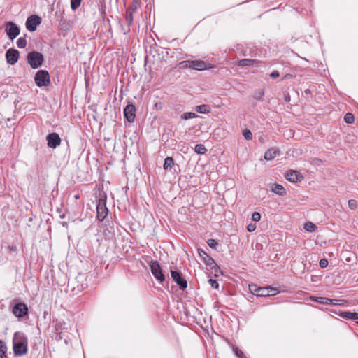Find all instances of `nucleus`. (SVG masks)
<instances>
[{
  "label": "nucleus",
  "instance_id": "obj_1",
  "mask_svg": "<svg viewBox=\"0 0 358 358\" xmlns=\"http://www.w3.org/2000/svg\"><path fill=\"white\" fill-rule=\"evenodd\" d=\"M27 338L22 334L15 333L13 338V351L16 355L22 356L27 352Z\"/></svg>",
  "mask_w": 358,
  "mask_h": 358
},
{
  "label": "nucleus",
  "instance_id": "obj_2",
  "mask_svg": "<svg viewBox=\"0 0 358 358\" xmlns=\"http://www.w3.org/2000/svg\"><path fill=\"white\" fill-rule=\"evenodd\" d=\"M44 61L43 55L38 52L32 51L28 53L27 56V62L32 69H38Z\"/></svg>",
  "mask_w": 358,
  "mask_h": 358
},
{
  "label": "nucleus",
  "instance_id": "obj_3",
  "mask_svg": "<svg viewBox=\"0 0 358 358\" xmlns=\"http://www.w3.org/2000/svg\"><path fill=\"white\" fill-rule=\"evenodd\" d=\"M108 210L106 206V196L99 199L96 203V218L102 222L108 215Z\"/></svg>",
  "mask_w": 358,
  "mask_h": 358
},
{
  "label": "nucleus",
  "instance_id": "obj_4",
  "mask_svg": "<svg viewBox=\"0 0 358 358\" xmlns=\"http://www.w3.org/2000/svg\"><path fill=\"white\" fill-rule=\"evenodd\" d=\"M34 81L36 85L39 87H47L50 84V74L46 70H39L36 72Z\"/></svg>",
  "mask_w": 358,
  "mask_h": 358
},
{
  "label": "nucleus",
  "instance_id": "obj_5",
  "mask_svg": "<svg viewBox=\"0 0 358 358\" xmlns=\"http://www.w3.org/2000/svg\"><path fill=\"white\" fill-rule=\"evenodd\" d=\"M28 307L24 303L19 302L15 303L12 308V313L19 320L28 315Z\"/></svg>",
  "mask_w": 358,
  "mask_h": 358
},
{
  "label": "nucleus",
  "instance_id": "obj_6",
  "mask_svg": "<svg viewBox=\"0 0 358 358\" xmlns=\"http://www.w3.org/2000/svg\"><path fill=\"white\" fill-rule=\"evenodd\" d=\"M150 271L154 277L158 280L163 282L165 276L162 273L161 266L157 261L152 260L150 264Z\"/></svg>",
  "mask_w": 358,
  "mask_h": 358
},
{
  "label": "nucleus",
  "instance_id": "obj_7",
  "mask_svg": "<svg viewBox=\"0 0 358 358\" xmlns=\"http://www.w3.org/2000/svg\"><path fill=\"white\" fill-rule=\"evenodd\" d=\"M198 253L199 256L203 259L204 263L210 267L211 269H214L215 272L220 270V268L215 263V260L208 255L203 249H198Z\"/></svg>",
  "mask_w": 358,
  "mask_h": 358
},
{
  "label": "nucleus",
  "instance_id": "obj_8",
  "mask_svg": "<svg viewBox=\"0 0 358 358\" xmlns=\"http://www.w3.org/2000/svg\"><path fill=\"white\" fill-rule=\"evenodd\" d=\"M6 32L10 40L15 38L20 34V28L13 22L6 24Z\"/></svg>",
  "mask_w": 358,
  "mask_h": 358
},
{
  "label": "nucleus",
  "instance_id": "obj_9",
  "mask_svg": "<svg viewBox=\"0 0 358 358\" xmlns=\"http://www.w3.org/2000/svg\"><path fill=\"white\" fill-rule=\"evenodd\" d=\"M310 299L321 304H331L333 306H341L344 303L343 300L331 299L327 297L310 296Z\"/></svg>",
  "mask_w": 358,
  "mask_h": 358
},
{
  "label": "nucleus",
  "instance_id": "obj_10",
  "mask_svg": "<svg viewBox=\"0 0 358 358\" xmlns=\"http://www.w3.org/2000/svg\"><path fill=\"white\" fill-rule=\"evenodd\" d=\"M171 275L173 280L179 286L180 289L184 290L187 287V282L179 271H171Z\"/></svg>",
  "mask_w": 358,
  "mask_h": 358
},
{
  "label": "nucleus",
  "instance_id": "obj_11",
  "mask_svg": "<svg viewBox=\"0 0 358 358\" xmlns=\"http://www.w3.org/2000/svg\"><path fill=\"white\" fill-rule=\"evenodd\" d=\"M41 22V19L39 16L36 15H31L26 21V28L30 31H34Z\"/></svg>",
  "mask_w": 358,
  "mask_h": 358
},
{
  "label": "nucleus",
  "instance_id": "obj_12",
  "mask_svg": "<svg viewBox=\"0 0 358 358\" xmlns=\"http://www.w3.org/2000/svg\"><path fill=\"white\" fill-rule=\"evenodd\" d=\"M46 140L48 141V147L55 149L61 144V138L59 134L55 132L50 133L47 135Z\"/></svg>",
  "mask_w": 358,
  "mask_h": 358
},
{
  "label": "nucleus",
  "instance_id": "obj_13",
  "mask_svg": "<svg viewBox=\"0 0 358 358\" xmlns=\"http://www.w3.org/2000/svg\"><path fill=\"white\" fill-rule=\"evenodd\" d=\"M6 58L7 63L13 65L19 59V52L13 48H10L6 51Z\"/></svg>",
  "mask_w": 358,
  "mask_h": 358
},
{
  "label": "nucleus",
  "instance_id": "obj_14",
  "mask_svg": "<svg viewBox=\"0 0 358 358\" xmlns=\"http://www.w3.org/2000/svg\"><path fill=\"white\" fill-rule=\"evenodd\" d=\"M213 68V66L210 64H207L203 60H192L190 69L197 71H203L206 69H210Z\"/></svg>",
  "mask_w": 358,
  "mask_h": 358
},
{
  "label": "nucleus",
  "instance_id": "obj_15",
  "mask_svg": "<svg viewBox=\"0 0 358 358\" xmlns=\"http://www.w3.org/2000/svg\"><path fill=\"white\" fill-rule=\"evenodd\" d=\"M126 120L129 122H134L136 117V108L133 104H128L124 110Z\"/></svg>",
  "mask_w": 358,
  "mask_h": 358
},
{
  "label": "nucleus",
  "instance_id": "obj_16",
  "mask_svg": "<svg viewBox=\"0 0 358 358\" xmlns=\"http://www.w3.org/2000/svg\"><path fill=\"white\" fill-rule=\"evenodd\" d=\"M134 13L128 10H127L125 13V20L127 24V27L126 28H122L123 32L124 34L129 33L130 31V26L133 24L134 21Z\"/></svg>",
  "mask_w": 358,
  "mask_h": 358
},
{
  "label": "nucleus",
  "instance_id": "obj_17",
  "mask_svg": "<svg viewBox=\"0 0 358 358\" xmlns=\"http://www.w3.org/2000/svg\"><path fill=\"white\" fill-rule=\"evenodd\" d=\"M261 63L260 61L251 59H243L238 62V65L240 66H248L255 64L257 66Z\"/></svg>",
  "mask_w": 358,
  "mask_h": 358
},
{
  "label": "nucleus",
  "instance_id": "obj_18",
  "mask_svg": "<svg viewBox=\"0 0 358 358\" xmlns=\"http://www.w3.org/2000/svg\"><path fill=\"white\" fill-rule=\"evenodd\" d=\"M286 179L292 182H297L299 181V173L296 171L291 170L287 173Z\"/></svg>",
  "mask_w": 358,
  "mask_h": 358
},
{
  "label": "nucleus",
  "instance_id": "obj_19",
  "mask_svg": "<svg viewBox=\"0 0 358 358\" xmlns=\"http://www.w3.org/2000/svg\"><path fill=\"white\" fill-rule=\"evenodd\" d=\"M278 152L279 151L278 149L275 148H271L264 153V159L267 161L271 160L276 157Z\"/></svg>",
  "mask_w": 358,
  "mask_h": 358
},
{
  "label": "nucleus",
  "instance_id": "obj_20",
  "mask_svg": "<svg viewBox=\"0 0 358 358\" xmlns=\"http://www.w3.org/2000/svg\"><path fill=\"white\" fill-rule=\"evenodd\" d=\"M272 192L280 196H285L287 192L284 187L280 184H274L272 187Z\"/></svg>",
  "mask_w": 358,
  "mask_h": 358
},
{
  "label": "nucleus",
  "instance_id": "obj_21",
  "mask_svg": "<svg viewBox=\"0 0 358 358\" xmlns=\"http://www.w3.org/2000/svg\"><path fill=\"white\" fill-rule=\"evenodd\" d=\"M195 110L197 113L206 114L210 113V107L208 105L202 104L196 106Z\"/></svg>",
  "mask_w": 358,
  "mask_h": 358
},
{
  "label": "nucleus",
  "instance_id": "obj_22",
  "mask_svg": "<svg viewBox=\"0 0 358 358\" xmlns=\"http://www.w3.org/2000/svg\"><path fill=\"white\" fill-rule=\"evenodd\" d=\"M141 0H133L131 5L127 9L128 10L135 13L141 6Z\"/></svg>",
  "mask_w": 358,
  "mask_h": 358
},
{
  "label": "nucleus",
  "instance_id": "obj_23",
  "mask_svg": "<svg viewBox=\"0 0 358 358\" xmlns=\"http://www.w3.org/2000/svg\"><path fill=\"white\" fill-rule=\"evenodd\" d=\"M174 164L173 159L171 157L165 158L163 167L165 170L171 168Z\"/></svg>",
  "mask_w": 358,
  "mask_h": 358
},
{
  "label": "nucleus",
  "instance_id": "obj_24",
  "mask_svg": "<svg viewBox=\"0 0 358 358\" xmlns=\"http://www.w3.org/2000/svg\"><path fill=\"white\" fill-rule=\"evenodd\" d=\"M7 347L6 344L0 340V358H7Z\"/></svg>",
  "mask_w": 358,
  "mask_h": 358
},
{
  "label": "nucleus",
  "instance_id": "obj_25",
  "mask_svg": "<svg viewBox=\"0 0 358 358\" xmlns=\"http://www.w3.org/2000/svg\"><path fill=\"white\" fill-rule=\"evenodd\" d=\"M304 229L308 232H313L317 229V226L311 222H307L304 224Z\"/></svg>",
  "mask_w": 358,
  "mask_h": 358
},
{
  "label": "nucleus",
  "instance_id": "obj_26",
  "mask_svg": "<svg viewBox=\"0 0 358 358\" xmlns=\"http://www.w3.org/2000/svg\"><path fill=\"white\" fill-rule=\"evenodd\" d=\"M338 315L346 320H353V313L348 311H341Z\"/></svg>",
  "mask_w": 358,
  "mask_h": 358
},
{
  "label": "nucleus",
  "instance_id": "obj_27",
  "mask_svg": "<svg viewBox=\"0 0 358 358\" xmlns=\"http://www.w3.org/2000/svg\"><path fill=\"white\" fill-rule=\"evenodd\" d=\"M194 151L197 154H204L207 150L203 144H196L194 148Z\"/></svg>",
  "mask_w": 358,
  "mask_h": 358
},
{
  "label": "nucleus",
  "instance_id": "obj_28",
  "mask_svg": "<svg viewBox=\"0 0 358 358\" xmlns=\"http://www.w3.org/2000/svg\"><path fill=\"white\" fill-rule=\"evenodd\" d=\"M259 289L260 287H258L255 284L249 285V290L251 292V294L254 295L258 296Z\"/></svg>",
  "mask_w": 358,
  "mask_h": 358
},
{
  "label": "nucleus",
  "instance_id": "obj_29",
  "mask_svg": "<svg viewBox=\"0 0 358 358\" xmlns=\"http://www.w3.org/2000/svg\"><path fill=\"white\" fill-rule=\"evenodd\" d=\"M344 121L347 124H352L355 121V117L352 113H348L344 116Z\"/></svg>",
  "mask_w": 358,
  "mask_h": 358
},
{
  "label": "nucleus",
  "instance_id": "obj_30",
  "mask_svg": "<svg viewBox=\"0 0 358 358\" xmlns=\"http://www.w3.org/2000/svg\"><path fill=\"white\" fill-rule=\"evenodd\" d=\"M27 43L24 37H20L17 41V46L19 48H24L26 47Z\"/></svg>",
  "mask_w": 358,
  "mask_h": 358
},
{
  "label": "nucleus",
  "instance_id": "obj_31",
  "mask_svg": "<svg viewBox=\"0 0 358 358\" xmlns=\"http://www.w3.org/2000/svg\"><path fill=\"white\" fill-rule=\"evenodd\" d=\"M269 296V292L268 291V287H260L257 296L264 297V296Z\"/></svg>",
  "mask_w": 358,
  "mask_h": 358
},
{
  "label": "nucleus",
  "instance_id": "obj_32",
  "mask_svg": "<svg viewBox=\"0 0 358 358\" xmlns=\"http://www.w3.org/2000/svg\"><path fill=\"white\" fill-rule=\"evenodd\" d=\"M233 351L235 353V355L237 356V357L247 358L246 356L245 355L244 352L242 350H239L238 348L234 346Z\"/></svg>",
  "mask_w": 358,
  "mask_h": 358
},
{
  "label": "nucleus",
  "instance_id": "obj_33",
  "mask_svg": "<svg viewBox=\"0 0 358 358\" xmlns=\"http://www.w3.org/2000/svg\"><path fill=\"white\" fill-rule=\"evenodd\" d=\"M196 117H197V115L194 113H191V112L185 113L184 114H182L181 115L182 119L185 120H189V119H192V118H194Z\"/></svg>",
  "mask_w": 358,
  "mask_h": 358
},
{
  "label": "nucleus",
  "instance_id": "obj_34",
  "mask_svg": "<svg viewBox=\"0 0 358 358\" xmlns=\"http://www.w3.org/2000/svg\"><path fill=\"white\" fill-rule=\"evenodd\" d=\"M243 135L245 140L250 141L252 139V134L250 130L245 129L243 131Z\"/></svg>",
  "mask_w": 358,
  "mask_h": 358
},
{
  "label": "nucleus",
  "instance_id": "obj_35",
  "mask_svg": "<svg viewBox=\"0 0 358 358\" xmlns=\"http://www.w3.org/2000/svg\"><path fill=\"white\" fill-rule=\"evenodd\" d=\"M81 3V0H71V8L72 10H76Z\"/></svg>",
  "mask_w": 358,
  "mask_h": 358
},
{
  "label": "nucleus",
  "instance_id": "obj_36",
  "mask_svg": "<svg viewBox=\"0 0 358 358\" xmlns=\"http://www.w3.org/2000/svg\"><path fill=\"white\" fill-rule=\"evenodd\" d=\"M191 61L192 60H184L180 62L179 65L181 69H187L191 67Z\"/></svg>",
  "mask_w": 358,
  "mask_h": 358
},
{
  "label": "nucleus",
  "instance_id": "obj_37",
  "mask_svg": "<svg viewBox=\"0 0 358 358\" xmlns=\"http://www.w3.org/2000/svg\"><path fill=\"white\" fill-rule=\"evenodd\" d=\"M348 204L351 210H356L358 207L357 201L354 199L349 200Z\"/></svg>",
  "mask_w": 358,
  "mask_h": 358
},
{
  "label": "nucleus",
  "instance_id": "obj_38",
  "mask_svg": "<svg viewBox=\"0 0 358 358\" xmlns=\"http://www.w3.org/2000/svg\"><path fill=\"white\" fill-rule=\"evenodd\" d=\"M209 284L210 286L214 289H218L219 288V283L217 280L214 279H210L208 280Z\"/></svg>",
  "mask_w": 358,
  "mask_h": 358
},
{
  "label": "nucleus",
  "instance_id": "obj_39",
  "mask_svg": "<svg viewBox=\"0 0 358 358\" xmlns=\"http://www.w3.org/2000/svg\"><path fill=\"white\" fill-rule=\"evenodd\" d=\"M261 219V215L258 212H255L252 213V220L254 221V222H258Z\"/></svg>",
  "mask_w": 358,
  "mask_h": 358
},
{
  "label": "nucleus",
  "instance_id": "obj_40",
  "mask_svg": "<svg viewBox=\"0 0 358 358\" xmlns=\"http://www.w3.org/2000/svg\"><path fill=\"white\" fill-rule=\"evenodd\" d=\"M207 243L209 247H210L211 248H215L216 246L217 245V242L215 239H208Z\"/></svg>",
  "mask_w": 358,
  "mask_h": 358
},
{
  "label": "nucleus",
  "instance_id": "obj_41",
  "mask_svg": "<svg viewBox=\"0 0 358 358\" xmlns=\"http://www.w3.org/2000/svg\"><path fill=\"white\" fill-rule=\"evenodd\" d=\"M320 266L322 268H326L328 266V261L326 259H322L320 261Z\"/></svg>",
  "mask_w": 358,
  "mask_h": 358
},
{
  "label": "nucleus",
  "instance_id": "obj_42",
  "mask_svg": "<svg viewBox=\"0 0 358 358\" xmlns=\"http://www.w3.org/2000/svg\"><path fill=\"white\" fill-rule=\"evenodd\" d=\"M268 287V291L269 292V296H275L276 294H278V291L276 289L271 287Z\"/></svg>",
  "mask_w": 358,
  "mask_h": 358
},
{
  "label": "nucleus",
  "instance_id": "obj_43",
  "mask_svg": "<svg viewBox=\"0 0 358 358\" xmlns=\"http://www.w3.org/2000/svg\"><path fill=\"white\" fill-rule=\"evenodd\" d=\"M256 229V224L250 223L247 226V230L249 232H252Z\"/></svg>",
  "mask_w": 358,
  "mask_h": 358
},
{
  "label": "nucleus",
  "instance_id": "obj_44",
  "mask_svg": "<svg viewBox=\"0 0 358 358\" xmlns=\"http://www.w3.org/2000/svg\"><path fill=\"white\" fill-rule=\"evenodd\" d=\"M264 94V92L261 90L255 95V98L257 100H260L263 97Z\"/></svg>",
  "mask_w": 358,
  "mask_h": 358
},
{
  "label": "nucleus",
  "instance_id": "obj_45",
  "mask_svg": "<svg viewBox=\"0 0 358 358\" xmlns=\"http://www.w3.org/2000/svg\"><path fill=\"white\" fill-rule=\"evenodd\" d=\"M279 72L278 71H273L270 74V76L271 78H277L278 77H279Z\"/></svg>",
  "mask_w": 358,
  "mask_h": 358
},
{
  "label": "nucleus",
  "instance_id": "obj_46",
  "mask_svg": "<svg viewBox=\"0 0 358 358\" xmlns=\"http://www.w3.org/2000/svg\"><path fill=\"white\" fill-rule=\"evenodd\" d=\"M353 320H358V313H353Z\"/></svg>",
  "mask_w": 358,
  "mask_h": 358
},
{
  "label": "nucleus",
  "instance_id": "obj_47",
  "mask_svg": "<svg viewBox=\"0 0 358 358\" xmlns=\"http://www.w3.org/2000/svg\"><path fill=\"white\" fill-rule=\"evenodd\" d=\"M292 76L290 74H287L285 76V78H289Z\"/></svg>",
  "mask_w": 358,
  "mask_h": 358
},
{
  "label": "nucleus",
  "instance_id": "obj_48",
  "mask_svg": "<svg viewBox=\"0 0 358 358\" xmlns=\"http://www.w3.org/2000/svg\"><path fill=\"white\" fill-rule=\"evenodd\" d=\"M305 92L306 94H309V93H310V90L309 89H307V90H305Z\"/></svg>",
  "mask_w": 358,
  "mask_h": 358
},
{
  "label": "nucleus",
  "instance_id": "obj_49",
  "mask_svg": "<svg viewBox=\"0 0 358 358\" xmlns=\"http://www.w3.org/2000/svg\"><path fill=\"white\" fill-rule=\"evenodd\" d=\"M62 224L63 227H66L67 226V223L66 222H64Z\"/></svg>",
  "mask_w": 358,
  "mask_h": 358
},
{
  "label": "nucleus",
  "instance_id": "obj_50",
  "mask_svg": "<svg viewBox=\"0 0 358 358\" xmlns=\"http://www.w3.org/2000/svg\"><path fill=\"white\" fill-rule=\"evenodd\" d=\"M64 217H65V215H64V214H63V215H60V217H61V218H64Z\"/></svg>",
  "mask_w": 358,
  "mask_h": 358
},
{
  "label": "nucleus",
  "instance_id": "obj_51",
  "mask_svg": "<svg viewBox=\"0 0 358 358\" xmlns=\"http://www.w3.org/2000/svg\"><path fill=\"white\" fill-rule=\"evenodd\" d=\"M155 107L156 108L159 107V105H157V103H155Z\"/></svg>",
  "mask_w": 358,
  "mask_h": 358
},
{
  "label": "nucleus",
  "instance_id": "obj_52",
  "mask_svg": "<svg viewBox=\"0 0 358 358\" xmlns=\"http://www.w3.org/2000/svg\"><path fill=\"white\" fill-rule=\"evenodd\" d=\"M155 107L156 108L159 107V105H157V103H155Z\"/></svg>",
  "mask_w": 358,
  "mask_h": 358
},
{
  "label": "nucleus",
  "instance_id": "obj_53",
  "mask_svg": "<svg viewBox=\"0 0 358 358\" xmlns=\"http://www.w3.org/2000/svg\"><path fill=\"white\" fill-rule=\"evenodd\" d=\"M75 198H76V199H78V198H79V196H75Z\"/></svg>",
  "mask_w": 358,
  "mask_h": 358
},
{
  "label": "nucleus",
  "instance_id": "obj_54",
  "mask_svg": "<svg viewBox=\"0 0 358 358\" xmlns=\"http://www.w3.org/2000/svg\"><path fill=\"white\" fill-rule=\"evenodd\" d=\"M357 324H358V322H357Z\"/></svg>",
  "mask_w": 358,
  "mask_h": 358
}]
</instances>
